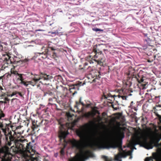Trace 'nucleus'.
I'll return each mask as SVG.
<instances>
[{
	"instance_id": "ddd939ff",
	"label": "nucleus",
	"mask_w": 161,
	"mask_h": 161,
	"mask_svg": "<svg viewBox=\"0 0 161 161\" xmlns=\"http://www.w3.org/2000/svg\"><path fill=\"white\" fill-rule=\"evenodd\" d=\"M92 30L95 31H103V30H102L100 29H98V28H93Z\"/></svg>"
},
{
	"instance_id": "bb28decb",
	"label": "nucleus",
	"mask_w": 161,
	"mask_h": 161,
	"mask_svg": "<svg viewBox=\"0 0 161 161\" xmlns=\"http://www.w3.org/2000/svg\"><path fill=\"white\" fill-rule=\"evenodd\" d=\"M61 127H62V128H64V125H61Z\"/></svg>"
},
{
	"instance_id": "f03ea898",
	"label": "nucleus",
	"mask_w": 161,
	"mask_h": 161,
	"mask_svg": "<svg viewBox=\"0 0 161 161\" xmlns=\"http://www.w3.org/2000/svg\"><path fill=\"white\" fill-rule=\"evenodd\" d=\"M16 148L18 150L28 153V155L32 156L35 153V150L29 144L26 143L25 147L24 146L26 141L21 139L15 140L14 142Z\"/></svg>"
},
{
	"instance_id": "423d86ee",
	"label": "nucleus",
	"mask_w": 161,
	"mask_h": 161,
	"mask_svg": "<svg viewBox=\"0 0 161 161\" xmlns=\"http://www.w3.org/2000/svg\"><path fill=\"white\" fill-rule=\"evenodd\" d=\"M68 134V132H66L64 131L62 129H61V130L59 133V137L61 139L64 138Z\"/></svg>"
},
{
	"instance_id": "f8f14e48",
	"label": "nucleus",
	"mask_w": 161,
	"mask_h": 161,
	"mask_svg": "<svg viewBox=\"0 0 161 161\" xmlns=\"http://www.w3.org/2000/svg\"><path fill=\"white\" fill-rule=\"evenodd\" d=\"M115 95H112L110 94H108V97H106L107 99H108L110 100V99L109 98H113L114 97H115Z\"/></svg>"
},
{
	"instance_id": "b1692460",
	"label": "nucleus",
	"mask_w": 161,
	"mask_h": 161,
	"mask_svg": "<svg viewBox=\"0 0 161 161\" xmlns=\"http://www.w3.org/2000/svg\"><path fill=\"white\" fill-rule=\"evenodd\" d=\"M80 103H81L83 106H85V104L82 102H81Z\"/></svg>"
},
{
	"instance_id": "7ed1b4c3",
	"label": "nucleus",
	"mask_w": 161,
	"mask_h": 161,
	"mask_svg": "<svg viewBox=\"0 0 161 161\" xmlns=\"http://www.w3.org/2000/svg\"><path fill=\"white\" fill-rule=\"evenodd\" d=\"M12 155L9 154L8 148L5 146L0 149V158L1 161H11Z\"/></svg>"
},
{
	"instance_id": "5701e85b",
	"label": "nucleus",
	"mask_w": 161,
	"mask_h": 161,
	"mask_svg": "<svg viewBox=\"0 0 161 161\" xmlns=\"http://www.w3.org/2000/svg\"><path fill=\"white\" fill-rule=\"evenodd\" d=\"M90 105V104H87L86 105V107L87 108L89 107Z\"/></svg>"
},
{
	"instance_id": "4468645a",
	"label": "nucleus",
	"mask_w": 161,
	"mask_h": 161,
	"mask_svg": "<svg viewBox=\"0 0 161 161\" xmlns=\"http://www.w3.org/2000/svg\"><path fill=\"white\" fill-rule=\"evenodd\" d=\"M17 75L19 76V77L18 78V80H23V78H22V74H18Z\"/></svg>"
},
{
	"instance_id": "c85d7f7f",
	"label": "nucleus",
	"mask_w": 161,
	"mask_h": 161,
	"mask_svg": "<svg viewBox=\"0 0 161 161\" xmlns=\"http://www.w3.org/2000/svg\"><path fill=\"white\" fill-rule=\"evenodd\" d=\"M1 139H0V145H1Z\"/></svg>"
},
{
	"instance_id": "1a4fd4ad",
	"label": "nucleus",
	"mask_w": 161,
	"mask_h": 161,
	"mask_svg": "<svg viewBox=\"0 0 161 161\" xmlns=\"http://www.w3.org/2000/svg\"><path fill=\"white\" fill-rule=\"evenodd\" d=\"M17 94H18L20 96V97H22V95L20 93V92H13L12 94H9L8 95V97H13V96H14V95H16Z\"/></svg>"
},
{
	"instance_id": "a878e982",
	"label": "nucleus",
	"mask_w": 161,
	"mask_h": 161,
	"mask_svg": "<svg viewBox=\"0 0 161 161\" xmlns=\"http://www.w3.org/2000/svg\"><path fill=\"white\" fill-rule=\"evenodd\" d=\"M1 42L0 41V47H2V45H1Z\"/></svg>"
},
{
	"instance_id": "0eeeda50",
	"label": "nucleus",
	"mask_w": 161,
	"mask_h": 161,
	"mask_svg": "<svg viewBox=\"0 0 161 161\" xmlns=\"http://www.w3.org/2000/svg\"><path fill=\"white\" fill-rule=\"evenodd\" d=\"M77 121V120H75L74 121L71 123H67L66 126L68 129H72L75 125Z\"/></svg>"
},
{
	"instance_id": "9b49d317",
	"label": "nucleus",
	"mask_w": 161,
	"mask_h": 161,
	"mask_svg": "<svg viewBox=\"0 0 161 161\" xmlns=\"http://www.w3.org/2000/svg\"><path fill=\"white\" fill-rule=\"evenodd\" d=\"M81 102V98H80V102L78 103V102H76V105L75 106V108H76L77 109H78V106L80 104V103Z\"/></svg>"
},
{
	"instance_id": "f3484780",
	"label": "nucleus",
	"mask_w": 161,
	"mask_h": 161,
	"mask_svg": "<svg viewBox=\"0 0 161 161\" xmlns=\"http://www.w3.org/2000/svg\"><path fill=\"white\" fill-rule=\"evenodd\" d=\"M119 98H122L123 100H126L127 98V97L125 96H119Z\"/></svg>"
},
{
	"instance_id": "6e6552de",
	"label": "nucleus",
	"mask_w": 161,
	"mask_h": 161,
	"mask_svg": "<svg viewBox=\"0 0 161 161\" xmlns=\"http://www.w3.org/2000/svg\"><path fill=\"white\" fill-rule=\"evenodd\" d=\"M6 140H7V143L9 146L11 145L12 142H14V139L13 137L11 136H9V141L8 140L7 137H6Z\"/></svg>"
},
{
	"instance_id": "dca6fc26",
	"label": "nucleus",
	"mask_w": 161,
	"mask_h": 161,
	"mask_svg": "<svg viewBox=\"0 0 161 161\" xmlns=\"http://www.w3.org/2000/svg\"><path fill=\"white\" fill-rule=\"evenodd\" d=\"M94 114L91 112H89L86 114V116H89L91 115L94 116Z\"/></svg>"
},
{
	"instance_id": "f257e3e1",
	"label": "nucleus",
	"mask_w": 161,
	"mask_h": 161,
	"mask_svg": "<svg viewBox=\"0 0 161 161\" xmlns=\"http://www.w3.org/2000/svg\"><path fill=\"white\" fill-rule=\"evenodd\" d=\"M102 119L101 117L98 116L86 124L85 128L76 130V134L80 137V140L73 139L71 142L73 147L79 150V153L74 157L69 159V161H85L90 157L91 153L89 151L82 150L83 147L85 146L103 148H115L118 147L120 151L122 150L121 143L119 139L120 137L123 135L122 133L97 134L90 130L96 125V122L99 123Z\"/></svg>"
},
{
	"instance_id": "39448f33",
	"label": "nucleus",
	"mask_w": 161,
	"mask_h": 161,
	"mask_svg": "<svg viewBox=\"0 0 161 161\" xmlns=\"http://www.w3.org/2000/svg\"><path fill=\"white\" fill-rule=\"evenodd\" d=\"M49 75H47L46 76V75H43L42 74L40 75V77L39 78H37L36 76H35L33 78V80L28 81V82L29 83V85L34 86L35 85L36 82L42 78H44V80H48L49 79Z\"/></svg>"
},
{
	"instance_id": "a211bd4d",
	"label": "nucleus",
	"mask_w": 161,
	"mask_h": 161,
	"mask_svg": "<svg viewBox=\"0 0 161 161\" xmlns=\"http://www.w3.org/2000/svg\"><path fill=\"white\" fill-rule=\"evenodd\" d=\"M67 115L68 116L69 120L72 117L71 115L69 113H67Z\"/></svg>"
},
{
	"instance_id": "4be33fe9",
	"label": "nucleus",
	"mask_w": 161,
	"mask_h": 161,
	"mask_svg": "<svg viewBox=\"0 0 161 161\" xmlns=\"http://www.w3.org/2000/svg\"><path fill=\"white\" fill-rule=\"evenodd\" d=\"M49 33H51L52 34H55L56 33V32H49Z\"/></svg>"
},
{
	"instance_id": "9d476101",
	"label": "nucleus",
	"mask_w": 161,
	"mask_h": 161,
	"mask_svg": "<svg viewBox=\"0 0 161 161\" xmlns=\"http://www.w3.org/2000/svg\"><path fill=\"white\" fill-rule=\"evenodd\" d=\"M29 161H39L38 158L35 157H31Z\"/></svg>"
},
{
	"instance_id": "6ab92c4d",
	"label": "nucleus",
	"mask_w": 161,
	"mask_h": 161,
	"mask_svg": "<svg viewBox=\"0 0 161 161\" xmlns=\"http://www.w3.org/2000/svg\"><path fill=\"white\" fill-rule=\"evenodd\" d=\"M25 86H27L29 84L28 81L25 82L23 84Z\"/></svg>"
},
{
	"instance_id": "20e7f679",
	"label": "nucleus",
	"mask_w": 161,
	"mask_h": 161,
	"mask_svg": "<svg viewBox=\"0 0 161 161\" xmlns=\"http://www.w3.org/2000/svg\"><path fill=\"white\" fill-rule=\"evenodd\" d=\"M132 152L133 150L129 151L127 152L123 151L122 152H120L118 154L115 155V160L116 161H122L121 158H125L128 155L130 156L129 158L131 159L132 158L131 156Z\"/></svg>"
},
{
	"instance_id": "c756f323",
	"label": "nucleus",
	"mask_w": 161,
	"mask_h": 161,
	"mask_svg": "<svg viewBox=\"0 0 161 161\" xmlns=\"http://www.w3.org/2000/svg\"><path fill=\"white\" fill-rule=\"evenodd\" d=\"M63 152V151L62 150L61 151V153H62Z\"/></svg>"
},
{
	"instance_id": "cd10ccee",
	"label": "nucleus",
	"mask_w": 161,
	"mask_h": 161,
	"mask_svg": "<svg viewBox=\"0 0 161 161\" xmlns=\"http://www.w3.org/2000/svg\"><path fill=\"white\" fill-rule=\"evenodd\" d=\"M38 31H43V30H38Z\"/></svg>"
},
{
	"instance_id": "393cba45",
	"label": "nucleus",
	"mask_w": 161,
	"mask_h": 161,
	"mask_svg": "<svg viewBox=\"0 0 161 161\" xmlns=\"http://www.w3.org/2000/svg\"><path fill=\"white\" fill-rule=\"evenodd\" d=\"M15 95H16V97H18L19 96H20L18 94H17Z\"/></svg>"
},
{
	"instance_id": "2eb2a0df",
	"label": "nucleus",
	"mask_w": 161,
	"mask_h": 161,
	"mask_svg": "<svg viewBox=\"0 0 161 161\" xmlns=\"http://www.w3.org/2000/svg\"><path fill=\"white\" fill-rule=\"evenodd\" d=\"M11 73L12 74H14L15 75H17L18 74V73L16 71H14V70H11Z\"/></svg>"
},
{
	"instance_id": "412c9836",
	"label": "nucleus",
	"mask_w": 161,
	"mask_h": 161,
	"mask_svg": "<svg viewBox=\"0 0 161 161\" xmlns=\"http://www.w3.org/2000/svg\"><path fill=\"white\" fill-rule=\"evenodd\" d=\"M20 80L21 81L20 83L24 84L25 81H23V80Z\"/></svg>"
},
{
	"instance_id": "aec40b11",
	"label": "nucleus",
	"mask_w": 161,
	"mask_h": 161,
	"mask_svg": "<svg viewBox=\"0 0 161 161\" xmlns=\"http://www.w3.org/2000/svg\"><path fill=\"white\" fill-rule=\"evenodd\" d=\"M112 160L111 158H108L106 157L105 158V161H112Z\"/></svg>"
}]
</instances>
